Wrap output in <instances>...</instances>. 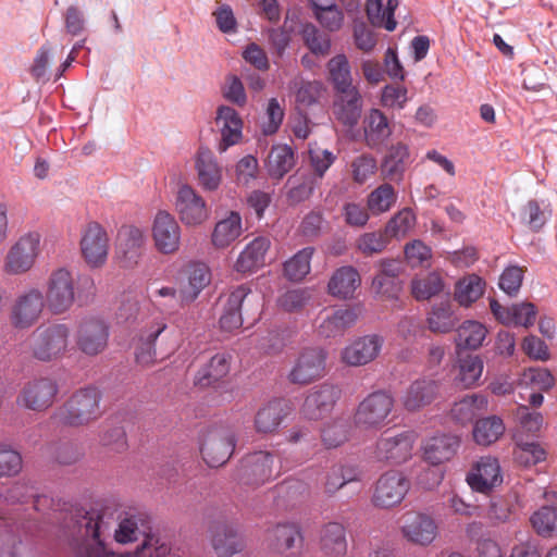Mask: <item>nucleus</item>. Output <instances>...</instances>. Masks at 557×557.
Segmentation results:
<instances>
[{
    "instance_id": "nucleus-57",
    "label": "nucleus",
    "mask_w": 557,
    "mask_h": 557,
    "mask_svg": "<svg viewBox=\"0 0 557 557\" xmlns=\"http://www.w3.org/2000/svg\"><path fill=\"white\" fill-rule=\"evenodd\" d=\"M312 1L313 14L320 25L329 32H337L344 24V13L334 3L320 4Z\"/></svg>"
},
{
    "instance_id": "nucleus-32",
    "label": "nucleus",
    "mask_w": 557,
    "mask_h": 557,
    "mask_svg": "<svg viewBox=\"0 0 557 557\" xmlns=\"http://www.w3.org/2000/svg\"><path fill=\"white\" fill-rule=\"evenodd\" d=\"M250 293L249 287L239 285L227 295L224 310L220 318V326L222 330L233 332L242 327L243 317L240 309Z\"/></svg>"
},
{
    "instance_id": "nucleus-59",
    "label": "nucleus",
    "mask_w": 557,
    "mask_h": 557,
    "mask_svg": "<svg viewBox=\"0 0 557 557\" xmlns=\"http://www.w3.org/2000/svg\"><path fill=\"white\" fill-rule=\"evenodd\" d=\"M389 243V237L383 231L367 232L361 234L355 243L356 249L364 257H372L385 250Z\"/></svg>"
},
{
    "instance_id": "nucleus-5",
    "label": "nucleus",
    "mask_w": 557,
    "mask_h": 557,
    "mask_svg": "<svg viewBox=\"0 0 557 557\" xmlns=\"http://www.w3.org/2000/svg\"><path fill=\"white\" fill-rule=\"evenodd\" d=\"M410 487L411 482L404 472L385 471L374 483L371 504L377 509H393L404 502Z\"/></svg>"
},
{
    "instance_id": "nucleus-28",
    "label": "nucleus",
    "mask_w": 557,
    "mask_h": 557,
    "mask_svg": "<svg viewBox=\"0 0 557 557\" xmlns=\"http://www.w3.org/2000/svg\"><path fill=\"white\" fill-rule=\"evenodd\" d=\"M145 243L146 235L141 228L126 225L120 230L117 249L124 267L133 268L138 263Z\"/></svg>"
},
{
    "instance_id": "nucleus-46",
    "label": "nucleus",
    "mask_w": 557,
    "mask_h": 557,
    "mask_svg": "<svg viewBox=\"0 0 557 557\" xmlns=\"http://www.w3.org/2000/svg\"><path fill=\"white\" fill-rule=\"evenodd\" d=\"M485 282L476 274L460 278L455 286V300L462 307H470L484 294Z\"/></svg>"
},
{
    "instance_id": "nucleus-30",
    "label": "nucleus",
    "mask_w": 557,
    "mask_h": 557,
    "mask_svg": "<svg viewBox=\"0 0 557 557\" xmlns=\"http://www.w3.org/2000/svg\"><path fill=\"white\" fill-rule=\"evenodd\" d=\"M410 163L409 147L404 143L392 145L381 163L382 176L393 182H400Z\"/></svg>"
},
{
    "instance_id": "nucleus-15",
    "label": "nucleus",
    "mask_w": 557,
    "mask_h": 557,
    "mask_svg": "<svg viewBox=\"0 0 557 557\" xmlns=\"http://www.w3.org/2000/svg\"><path fill=\"white\" fill-rule=\"evenodd\" d=\"M417 434L413 431H404L396 435L383 434L376 442L375 457L380 461L400 465L412 456Z\"/></svg>"
},
{
    "instance_id": "nucleus-3",
    "label": "nucleus",
    "mask_w": 557,
    "mask_h": 557,
    "mask_svg": "<svg viewBox=\"0 0 557 557\" xmlns=\"http://www.w3.org/2000/svg\"><path fill=\"white\" fill-rule=\"evenodd\" d=\"M276 459L277 456L268 450L246 455L236 471L238 483L255 488L274 480L285 470Z\"/></svg>"
},
{
    "instance_id": "nucleus-14",
    "label": "nucleus",
    "mask_w": 557,
    "mask_h": 557,
    "mask_svg": "<svg viewBox=\"0 0 557 557\" xmlns=\"http://www.w3.org/2000/svg\"><path fill=\"white\" fill-rule=\"evenodd\" d=\"M151 236L156 249L162 255H173L180 250L182 230L175 216L159 210L152 221Z\"/></svg>"
},
{
    "instance_id": "nucleus-49",
    "label": "nucleus",
    "mask_w": 557,
    "mask_h": 557,
    "mask_svg": "<svg viewBox=\"0 0 557 557\" xmlns=\"http://www.w3.org/2000/svg\"><path fill=\"white\" fill-rule=\"evenodd\" d=\"M487 335L486 326L474 320L462 322L457 329L456 344L467 349H478L482 346Z\"/></svg>"
},
{
    "instance_id": "nucleus-25",
    "label": "nucleus",
    "mask_w": 557,
    "mask_h": 557,
    "mask_svg": "<svg viewBox=\"0 0 557 557\" xmlns=\"http://www.w3.org/2000/svg\"><path fill=\"white\" fill-rule=\"evenodd\" d=\"M362 127L364 144L370 149L382 148L393 133L388 119L379 109H371L366 114Z\"/></svg>"
},
{
    "instance_id": "nucleus-40",
    "label": "nucleus",
    "mask_w": 557,
    "mask_h": 557,
    "mask_svg": "<svg viewBox=\"0 0 557 557\" xmlns=\"http://www.w3.org/2000/svg\"><path fill=\"white\" fill-rule=\"evenodd\" d=\"M84 533L86 539H91L96 546L87 548L84 557H114L104 549L101 534L104 530L103 516L96 511H88L83 518Z\"/></svg>"
},
{
    "instance_id": "nucleus-24",
    "label": "nucleus",
    "mask_w": 557,
    "mask_h": 557,
    "mask_svg": "<svg viewBox=\"0 0 557 557\" xmlns=\"http://www.w3.org/2000/svg\"><path fill=\"white\" fill-rule=\"evenodd\" d=\"M460 437L453 434H437L428 438L423 446V459L437 466L454 458L460 447Z\"/></svg>"
},
{
    "instance_id": "nucleus-18",
    "label": "nucleus",
    "mask_w": 557,
    "mask_h": 557,
    "mask_svg": "<svg viewBox=\"0 0 557 557\" xmlns=\"http://www.w3.org/2000/svg\"><path fill=\"white\" fill-rule=\"evenodd\" d=\"M342 394L337 385L322 383L312 387L304 401L301 413L308 420H320L334 409Z\"/></svg>"
},
{
    "instance_id": "nucleus-34",
    "label": "nucleus",
    "mask_w": 557,
    "mask_h": 557,
    "mask_svg": "<svg viewBox=\"0 0 557 557\" xmlns=\"http://www.w3.org/2000/svg\"><path fill=\"white\" fill-rule=\"evenodd\" d=\"M360 312L361 310L359 307H345L333 311L320 323V335L326 338L343 335L347 329L351 327L356 323Z\"/></svg>"
},
{
    "instance_id": "nucleus-1",
    "label": "nucleus",
    "mask_w": 557,
    "mask_h": 557,
    "mask_svg": "<svg viewBox=\"0 0 557 557\" xmlns=\"http://www.w3.org/2000/svg\"><path fill=\"white\" fill-rule=\"evenodd\" d=\"M100 401L101 393L98 388L91 386L81 388L54 410L51 419L58 425H87L101 416Z\"/></svg>"
},
{
    "instance_id": "nucleus-54",
    "label": "nucleus",
    "mask_w": 557,
    "mask_h": 557,
    "mask_svg": "<svg viewBox=\"0 0 557 557\" xmlns=\"http://www.w3.org/2000/svg\"><path fill=\"white\" fill-rule=\"evenodd\" d=\"M285 117V100L275 97L267 101L261 132L265 136L274 135L281 128Z\"/></svg>"
},
{
    "instance_id": "nucleus-22",
    "label": "nucleus",
    "mask_w": 557,
    "mask_h": 557,
    "mask_svg": "<svg viewBox=\"0 0 557 557\" xmlns=\"http://www.w3.org/2000/svg\"><path fill=\"white\" fill-rule=\"evenodd\" d=\"M164 320L160 319L143 329L135 342V360L141 368H150L157 362L156 342L166 330Z\"/></svg>"
},
{
    "instance_id": "nucleus-20",
    "label": "nucleus",
    "mask_w": 557,
    "mask_h": 557,
    "mask_svg": "<svg viewBox=\"0 0 557 557\" xmlns=\"http://www.w3.org/2000/svg\"><path fill=\"white\" fill-rule=\"evenodd\" d=\"M466 481L474 492L490 493L503 482L498 460L491 456L481 457L467 474Z\"/></svg>"
},
{
    "instance_id": "nucleus-31",
    "label": "nucleus",
    "mask_w": 557,
    "mask_h": 557,
    "mask_svg": "<svg viewBox=\"0 0 557 557\" xmlns=\"http://www.w3.org/2000/svg\"><path fill=\"white\" fill-rule=\"evenodd\" d=\"M401 532L409 542L425 546L436 537L437 527L431 517L414 513L406 520Z\"/></svg>"
},
{
    "instance_id": "nucleus-62",
    "label": "nucleus",
    "mask_w": 557,
    "mask_h": 557,
    "mask_svg": "<svg viewBox=\"0 0 557 557\" xmlns=\"http://www.w3.org/2000/svg\"><path fill=\"white\" fill-rule=\"evenodd\" d=\"M307 48L315 55H326L331 49V38L321 33L313 24L307 23L300 32Z\"/></svg>"
},
{
    "instance_id": "nucleus-23",
    "label": "nucleus",
    "mask_w": 557,
    "mask_h": 557,
    "mask_svg": "<svg viewBox=\"0 0 557 557\" xmlns=\"http://www.w3.org/2000/svg\"><path fill=\"white\" fill-rule=\"evenodd\" d=\"M215 124L221 133L218 145L220 152L238 144L243 137V120L237 111L228 106H220L216 110Z\"/></svg>"
},
{
    "instance_id": "nucleus-61",
    "label": "nucleus",
    "mask_w": 557,
    "mask_h": 557,
    "mask_svg": "<svg viewBox=\"0 0 557 557\" xmlns=\"http://www.w3.org/2000/svg\"><path fill=\"white\" fill-rule=\"evenodd\" d=\"M531 523L539 535L552 536L557 532V506H542L532 515Z\"/></svg>"
},
{
    "instance_id": "nucleus-2",
    "label": "nucleus",
    "mask_w": 557,
    "mask_h": 557,
    "mask_svg": "<svg viewBox=\"0 0 557 557\" xmlns=\"http://www.w3.org/2000/svg\"><path fill=\"white\" fill-rule=\"evenodd\" d=\"M72 330L65 323H51L37 327L30 335L32 356L44 362L63 358L71 347Z\"/></svg>"
},
{
    "instance_id": "nucleus-45",
    "label": "nucleus",
    "mask_w": 557,
    "mask_h": 557,
    "mask_svg": "<svg viewBox=\"0 0 557 557\" xmlns=\"http://www.w3.org/2000/svg\"><path fill=\"white\" fill-rule=\"evenodd\" d=\"M505 423L498 416H490L475 421L472 435L478 445L490 446L505 433Z\"/></svg>"
},
{
    "instance_id": "nucleus-19",
    "label": "nucleus",
    "mask_w": 557,
    "mask_h": 557,
    "mask_svg": "<svg viewBox=\"0 0 557 557\" xmlns=\"http://www.w3.org/2000/svg\"><path fill=\"white\" fill-rule=\"evenodd\" d=\"M383 344L384 338L377 334L358 337L342 350V361L349 367L368 364L377 358Z\"/></svg>"
},
{
    "instance_id": "nucleus-63",
    "label": "nucleus",
    "mask_w": 557,
    "mask_h": 557,
    "mask_svg": "<svg viewBox=\"0 0 557 557\" xmlns=\"http://www.w3.org/2000/svg\"><path fill=\"white\" fill-rule=\"evenodd\" d=\"M443 288V280L437 273H430L411 282V293L417 300H428L440 294Z\"/></svg>"
},
{
    "instance_id": "nucleus-7",
    "label": "nucleus",
    "mask_w": 557,
    "mask_h": 557,
    "mask_svg": "<svg viewBox=\"0 0 557 557\" xmlns=\"http://www.w3.org/2000/svg\"><path fill=\"white\" fill-rule=\"evenodd\" d=\"M44 296L51 313L62 314L69 311L75 301V285L71 271L66 268L51 271Z\"/></svg>"
},
{
    "instance_id": "nucleus-29",
    "label": "nucleus",
    "mask_w": 557,
    "mask_h": 557,
    "mask_svg": "<svg viewBox=\"0 0 557 557\" xmlns=\"http://www.w3.org/2000/svg\"><path fill=\"white\" fill-rule=\"evenodd\" d=\"M438 383L431 379L413 381L401 397L406 410L417 411L429 406L438 395Z\"/></svg>"
},
{
    "instance_id": "nucleus-4",
    "label": "nucleus",
    "mask_w": 557,
    "mask_h": 557,
    "mask_svg": "<svg viewBox=\"0 0 557 557\" xmlns=\"http://www.w3.org/2000/svg\"><path fill=\"white\" fill-rule=\"evenodd\" d=\"M41 253V235L30 231L21 235L8 249L2 271L10 276L23 275L36 264Z\"/></svg>"
},
{
    "instance_id": "nucleus-13",
    "label": "nucleus",
    "mask_w": 557,
    "mask_h": 557,
    "mask_svg": "<svg viewBox=\"0 0 557 557\" xmlns=\"http://www.w3.org/2000/svg\"><path fill=\"white\" fill-rule=\"evenodd\" d=\"M109 326L99 318H88L78 324L75 332V344L86 356H97L104 351L109 341Z\"/></svg>"
},
{
    "instance_id": "nucleus-35",
    "label": "nucleus",
    "mask_w": 557,
    "mask_h": 557,
    "mask_svg": "<svg viewBox=\"0 0 557 557\" xmlns=\"http://www.w3.org/2000/svg\"><path fill=\"white\" fill-rule=\"evenodd\" d=\"M231 356L218 352L196 373L194 384L209 387L227 376L231 369Z\"/></svg>"
},
{
    "instance_id": "nucleus-33",
    "label": "nucleus",
    "mask_w": 557,
    "mask_h": 557,
    "mask_svg": "<svg viewBox=\"0 0 557 557\" xmlns=\"http://www.w3.org/2000/svg\"><path fill=\"white\" fill-rule=\"evenodd\" d=\"M361 284L359 272L352 265H344L334 271L329 284L330 295L339 299L351 298Z\"/></svg>"
},
{
    "instance_id": "nucleus-38",
    "label": "nucleus",
    "mask_w": 557,
    "mask_h": 557,
    "mask_svg": "<svg viewBox=\"0 0 557 557\" xmlns=\"http://www.w3.org/2000/svg\"><path fill=\"white\" fill-rule=\"evenodd\" d=\"M243 233L242 216L231 211L224 219L218 221L211 234V243L218 249L231 246Z\"/></svg>"
},
{
    "instance_id": "nucleus-56",
    "label": "nucleus",
    "mask_w": 557,
    "mask_h": 557,
    "mask_svg": "<svg viewBox=\"0 0 557 557\" xmlns=\"http://www.w3.org/2000/svg\"><path fill=\"white\" fill-rule=\"evenodd\" d=\"M273 547L278 553H285L293 548L295 543L301 544L302 535L295 523H280L272 530Z\"/></svg>"
},
{
    "instance_id": "nucleus-27",
    "label": "nucleus",
    "mask_w": 557,
    "mask_h": 557,
    "mask_svg": "<svg viewBox=\"0 0 557 557\" xmlns=\"http://www.w3.org/2000/svg\"><path fill=\"white\" fill-rule=\"evenodd\" d=\"M195 169L199 185L203 190L214 191L220 187L223 170L211 150L199 148L195 160Z\"/></svg>"
},
{
    "instance_id": "nucleus-39",
    "label": "nucleus",
    "mask_w": 557,
    "mask_h": 557,
    "mask_svg": "<svg viewBox=\"0 0 557 557\" xmlns=\"http://www.w3.org/2000/svg\"><path fill=\"white\" fill-rule=\"evenodd\" d=\"M488 408V399L483 394L467 395L456 401L450 409V417L460 424H468L475 417L485 412Z\"/></svg>"
},
{
    "instance_id": "nucleus-42",
    "label": "nucleus",
    "mask_w": 557,
    "mask_h": 557,
    "mask_svg": "<svg viewBox=\"0 0 557 557\" xmlns=\"http://www.w3.org/2000/svg\"><path fill=\"white\" fill-rule=\"evenodd\" d=\"M397 7L398 0H387L385 8H383L382 0H367L366 11L373 26L383 27L388 32H393L397 25L394 17Z\"/></svg>"
},
{
    "instance_id": "nucleus-64",
    "label": "nucleus",
    "mask_w": 557,
    "mask_h": 557,
    "mask_svg": "<svg viewBox=\"0 0 557 557\" xmlns=\"http://www.w3.org/2000/svg\"><path fill=\"white\" fill-rule=\"evenodd\" d=\"M350 171L355 183L364 184L377 171L376 159L370 153H361L351 161Z\"/></svg>"
},
{
    "instance_id": "nucleus-47",
    "label": "nucleus",
    "mask_w": 557,
    "mask_h": 557,
    "mask_svg": "<svg viewBox=\"0 0 557 557\" xmlns=\"http://www.w3.org/2000/svg\"><path fill=\"white\" fill-rule=\"evenodd\" d=\"M513 440V458L519 465L531 467L546 459L547 453L540 443L525 441L521 434H516Z\"/></svg>"
},
{
    "instance_id": "nucleus-37",
    "label": "nucleus",
    "mask_w": 557,
    "mask_h": 557,
    "mask_svg": "<svg viewBox=\"0 0 557 557\" xmlns=\"http://www.w3.org/2000/svg\"><path fill=\"white\" fill-rule=\"evenodd\" d=\"M346 529L339 522H329L320 531V548L325 556L342 557L347 552Z\"/></svg>"
},
{
    "instance_id": "nucleus-9",
    "label": "nucleus",
    "mask_w": 557,
    "mask_h": 557,
    "mask_svg": "<svg viewBox=\"0 0 557 557\" xmlns=\"http://www.w3.org/2000/svg\"><path fill=\"white\" fill-rule=\"evenodd\" d=\"M79 248L84 261L90 268L103 267L109 255V236L106 228L96 221L87 223L82 231Z\"/></svg>"
},
{
    "instance_id": "nucleus-51",
    "label": "nucleus",
    "mask_w": 557,
    "mask_h": 557,
    "mask_svg": "<svg viewBox=\"0 0 557 557\" xmlns=\"http://www.w3.org/2000/svg\"><path fill=\"white\" fill-rule=\"evenodd\" d=\"M313 247H305L284 262V275L292 282L302 281L311 270Z\"/></svg>"
},
{
    "instance_id": "nucleus-10",
    "label": "nucleus",
    "mask_w": 557,
    "mask_h": 557,
    "mask_svg": "<svg viewBox=\"0 0 557 557\" xmlns=\"http://www.w3.org/2000/svg\"><path fill=\"white\" fill-rule=\"evenodd\" d=\"M58 393L59 386L53 379L38 377L23 386L16 403L32 411H45L53 405Z\"/></svg>"
},
{
    "instance_id": "nucleus-41",
    "label": "nucleus",
    "mask_w": 557,
    "mask_h": 557,
    "mask_svg": "<svg viewBox=\"0 0 557 557\" xmlns=\"http://www.w3.org/2000/svg\"><path fill=\"white\" fill-rule=\"evenodd\" d=\"M362 101L358 89L339 94L335 104V114L345 126L357 125L361 114Z\"/></svg>"
},
{
    "instance_id": "nucleus-26",
    "label": "nucleus",
    "mask_w": 557,
    "mask_h": 557,
    "mask_svg": "<svg viewBox=\"0 0 557 557\" xmlns=\"http://www.w3.org/2000/svg\"><path fill=\"white\" fill-rule=\"evenodd\" d=\"M271 247L267 236H258L248 243L240 251L234 269L238 273H252L265 265V256Z\"/></svg>"
},
{
    "instance_id": "nucleus-8",
    "label": "nucleus",
    "mask_w": 557,
    "mask_h": 557,
    "mask_svg": "<svg viewBox=\"0 0 557 557\" xmlns=\"http://www.w3.org/2000/svg\"><path fill=\"white\" fill-rule=\"evenodd\" d=\"M45 305L47 304L40 289L32 287L22 292L11 307V324L18 330L32 327L40 319Z\"/></svg>"
},
{
    "instance_id": "nucleus-6",
    "label": "nucleus",
    "mask_w": 557,
    "mask_h": 557,
    "mask_svg": "<svg viewBox=\"0 0 557 557\" xmlns=\"http://www.w3.org/2000/svg\"><path fill=\"white\" fill-rule=\"evenodd\" d=\"M393 396L384 391L370 393L358 405L355 412V422L364 429L379 430L388 422L394 409Z\"/></svg>"
},
{
    "instance_id": "nucleus-11",
    "label": "nucleus",
    "mask_w": 557,
    "mask_h": 557,
    "mask_svg": "<svg viewBox=\"0 0 557 557\" xmlns=\"http://www.w3.org/2000/svg\"><path fill=\"white\" fill-rule=\"evenodd\" d=\"M235 445L236 438L231 430L214 428L205 434L200 451L208 466L220 467L230 459Z\"/></svg>"
},
{
    "instance_id": "nucleus-43",
    "label": "nucleus",
    "mask_w": 557,
    "mask_h": 557,
    "mask_svg": "<svg viewBox=\"0 0 557 557\" xmlns=\"http://www.w3.org/2000/svg\"><path fill=\"white\" fill-rule=\"evenodd\" d=\"M212 546L219 557H231L243 548V542L233 528L219 523L212 529Z\"/></svg>"
},
{
    "instance_id": "nucleus-55",
    "label": "nucleus",
    "mask_w": 557,
    "mask_h": 557,
    "mask_svg": "<svg viewBox=\"0 0 557 557\" xmlns=\"http://www.w3.org/2000/svg\"><path fill=\"white\" fill-rule=\"evenodd\" d=\"M417 216L411 208H403L386 223L384 230L389 238L403 239L414 227Z\"/></svg>"
},
{
    "instance_id": "nucleus-17",
    "label": "nucleus",
    "mask_w": 557,
    "mask_h": 557,
    "mask_svg": "<svg viewBox=\"0 0 557 557\" xmlns=\"http://www.w3.org/2000/svg\"><path fill=\"white\" fill-rule=\"evenodd\" d=\"M375 268L377 271L372 280L374 293L384 299H398L404 286L400 277L404 272L401 262L396 259H381Z\"/></svg>"
},
{
    "instance_id": "nucleus-36",
    "label": "nucleus",
    "mask_w": 557,
    "mask_h": 557,
    "mask_svg": "<svg viewBox=\"0 0 557 557\" xmlns=\"http://www.w3.org/2000/svg\"><path fill=\"white\" fill-rule=\"evenodd\" d=\"M187 285L180 290L182 304L193 302L211 282L210 268L202 262L190 263L186 270Z\"/></svg>"
},
{
    "instance_id": "nucleus-58",
    "label": "nucleus",
    "mask_w": 557,
    "mask_h": 557,
    "mask_svg": "<svg viewBox=\"0 0 557 557\" xmlns=\"http://www.w3.org/2000/svg\"><path fill=\"white\" fill-rule=\"evenodd\" d=\"M458 381L465 386V387H472L474 386L478 381L480 380L484 363L481 357L473 356V355H467L465 357H461L458 361Z\"/></svg>"
},
{
    "instance_id": "nucleus-53",
    "label": "nucleus",
    "mask_w": 557,
    "mask_h": 557,
    "mask_svg": "<svg viewBox=\"0 0 557 557\" xmlns=\"http://www.w3.org/2000/svg\"><path fill=\"white\" fill-rule=\"evenodd\" d=\"M396 201L395 188L388 183H383L368 195L367 208L373 215H380L389 211Z\"/></svg>"
},
{
    "instance_id": "nucleus-52",
    "label": "nucleus",
    "mask_w": 557,
    "mask_h": 557,
    "mask_svg": "<svg viewBox=\"0 0 557 557\" xmlns=\"http://www.w3.org/2000/svg\"><path fill=\"white\" fill-rule=\"evenodd\" d=\"M294 151L287 145L274 146L268 156V172L271 177L282 178L294 166Z\"/></svg>"
},
{
    "instance_id": "nucleus-48",
    "label": "nucleus",
    "mask_w": 557,
    "mask_h": 557,
    "mask_svg": "<svg viewBox=\"0 0 557 557\" xmlns=\"http://www.w3.org/2000/svg\"><path fill=\"white\" fill-rule=\"evenodd\" d=\"M426 323L433 333L450 332L457 323L450 302L446 300L433 305L428 313Z\"/></svg>"
},
{
    "instance_id": "nucleus-50",
    "label": "nucleus",
    "mask_w": 557,
    "mask_h": 557,
    "mask_svg": "<svg viewBox=\"0 0 557 557\" xmlns=\"http://www.w3.org/2000/svg\"><path fill=\"white\" fill-rule=\"evenodd\" d=\"M330 78L338 94L357 89L351 84V74L348 59L345 54H337L327 62Z\"/></svg>"
},
{
    "instance_id": "nucleus-44",
    "label": "nucleus",
    "mask_w": 557,
    "mask_h": 557,
    "mask_svg": "<svg viewBox=\"0 0 557 557\" xmlns=\"http://www.w3.org/2000/svg\"><path fill=\"white\" fill-rule=\"evenodd\" d=\"M552 215L549 203L544 200L530 199L522 206L519 212V218L532 232H540Z\"/></svg>"
},
{
    "instance_id": "nucleus-12",
    "label": "nucleus",
    "mask_w": 557,
    "mask_h": 557,
    "mask_svg": "<svg viewBox=\"0 0 557 557\" xmlns=\"http://www.w3.org/2000/svg\"><path fill=\"white\" fill-rule=\"evenodd\" d=\"M326 351L320 347H309L300 351L288 373L289 382L307 385L325 373Z\"/></svg>"
},
{
    "instance_id": "nucleus-21",
    "label": "nucleus",
    "mask_w": 557,
    "mask_h": 557,
    "mask_svg": "<svg viewBox=\"0 0 557 557\" xmlns=\"http://www.w3.org/2000/svg\"><path fill=\"white\" fill-rule=\"evenodd\" d=\"M292 407L283 398H273L263 404L256 412L255 429L259 434H272L278 430Z\"/></svg>"
},
{
    "instance_id": "nucleus-60",
    "label": "nucleus",
    "mask_w": 557,
    "mask_h": 557,
    "mask_svg": "<svg viewBox=\"0 0 557 557\" xmlns=\"http://www.w3.org/2000/svg\"><path fill=\"white\" fill-rule=\"evenodd\" d=\"M520 385L532 391L548 392L555 385V379L546 368H529L523 371Z\"/></svg>"
},
{
    "instance_id": "nucleus-16",
    "label": "nucleus",
    "mask_w": 557,
    "mask_h": 557,
    "mask_svg": "<svg viewBox=\"0 0 557 557\" xmlns=\"http://www.w3.org/2000/svg\"><path fill=\"white\" fill-rule=\"evenodd\" d=\"M175 210L185 226H198L210 216L206 200L191 186H180L175 197Z\"/></svg>"
}]
</instances>
